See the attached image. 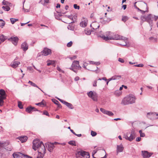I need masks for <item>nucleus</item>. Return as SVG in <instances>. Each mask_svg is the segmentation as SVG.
Returning a JSON list of instances; mask_svg holds the SVG:
<instances>
[{"instance_id": "nucleus-1", "label": "nucleus", "mask_w": 158, "mask_h": 158, "mask_svg": "<svg viewBox=\"0 0 158 158\" xmlns=\"http://www.w3.org/2000/svg\"><path fill=\"white\" fill-rule=\"evenodd\" d=\"M32 148L35 151L38 149V154L37 158H43L46 149L42 142H40L37 139H34L33 142Z\"/></svg>"}, {"instance_id": "nucleus-2", "label": "nucleus", "mask_w": 158, "mask_h": 158, "mask_svg": "<svg viewBox=\"0 0 158 158\" xmlns=\"http://www.w3.org/2000/svg\"><path fill=\"white\" fill-rule=\"evenodd\" d=\"M136 99L135 96L133 94H130L122 100L121 104L125 105L131 104L135 102Z\"/></svg>"}, {"instance_id": "nucleus-3", "label": "nucleus", "mask_w": 158, "mask_h": 158, "mask_svg": "<svg viewBox=\"0 0 158 158\" xmlns=\"http://www.w3.org/2000/svg\"><path fill=\"white\" fill-rule=\"evenodd\" d=\"M154 19V15L150 14L148 16H143L141 17V19L143 22L146 21L148 23L151 27L153 25L152 21Z\"/></svg>"}, {"instance_id": "nucleus-4", "label": "nucleus", "mask_w": 158, "mask_h": 158, "mask_svg": "<svg viewBox=\"0 0 158 158\" xmlns=\"http://www.w3.org/2000/svg\"><path fill=\"white\" fill-rule=\"evenodd\" d=\"M110 39L111 40H123L124 41V43L121 44V45L126 46L127 45V44L128 43L127 39L125 37H123L118 34L115 35L113 36H112V37L110 38Z\"/></svg>"}, {"instance_id": "nucleus-5", "label": "nucleus", "mask_w": 158, "mask_h": 158, "mask_svg": "<svg viewBox=\"0 0 158 158\" xmlns=\"http://www.w3.org/2000/svg\"><path fill=\"white\" fill-rule=\"evenodd\" d=\"M135 133L134 131L131 132V134L130 132H127L124 135V138L130 141H131L135 138Z\"/></svg>"}, {"instance_id": "nucleus-6", "label": "nucleus", "mask_w": 158, "mask_h": 158, "mask_svg": "<svg viewBox=\"0 0 158 158\" xmlns=\"http://www.w3.org/2000/svg\"><path fill=\"white\" fill-rule=\"evenodd\" d=\"M87 94L88 96L91 98L94 101H97V95L96 92L94 91L93 92L92 91H89L87 93Z\"/></svg>"}, {"instance_id": "nucleus-7", "label": "nucleus", "mask_w": 158, "mask_h": 158, "mask_svg": "<svg viewBox=\"0 0 158 158\" xmlns=\"http://www.w3.org/2000/svg\"><path fill=\"white\" fill-rule=\"evenodd\" d=\"M105 36L104 35L102 34L99 36L105 41H107L109 40H111L110 39V38L112 37V35H111V32L110 31H108L106 33Z\"/></svg>"}, {"instance_id": "nucleus-8", "label": "nucleus", "mask_w": 158, "mask_h": 158, "mask_svg": "<svg viewBox=\"0 0 158 158\" xmlns=\"http://www.w3.org/2000/svg\"><path fill=\"white\" fill-rule=\"evenodd\" d=\"M77 153L78 155L82 156V158H89L90 155L88 152H86L84 151H80L78 152Z\"/></svg>"}, {"instance_id": "nucleus-9", "label": "nucleus", "mask_w": 158, "mask_h": 158, "mask_svg": "<svg viewBox=\"0 0 158 158\" xmlns=\"http://www.w3.org/2000/svg\"><path fill=\"white\" fill-rule=\"evenodd\" d=\"M81 68L79 64V61H74L72 63L71 66V68H70L75 72H76V70H74V69H77V68Z\"/></svg>"}, {"instance_id": "nucleus-10", "label": "nucleus", "mask_w": 158, "mask_h": 158, "mask_svg": "<svg viewBox=\"0 0 158 158\" xmlns=\"http://www.w3.org/2000/svg\"><path fill=\"white\" fill-rule=\"evenodd\" d=\"M46 147H48V150L50 152H52L55 148L53 143L48 142L45 143Z\"/></svg>"}, {"instance_id": "nucleus-11", "label": "nucleus", "mask_w": 158, "mask_h": 158, "mask_svg": "<svg viewBox=\"0 0 158 158\" xmlns=\"http://www.w3.org/2000/svg\"><path fill=\"white\" fill-rule=\"evenodd\" d=\"M41 52L43 55L47 56L51 53V50L46 48H44Z\"/></svg>"}, {"instance_id": "nucleus-12", "label": "nucleus", "mask_w": 158, "mask_h": 158, "mask_svg": "<svg viewBox=\"0 0 158 158\" xmlns=\"http://www.w3.org/2000/svg\"><path fill=\"white\" fill-rule=\"evenodd\" d=\"M156 112H148L147 114V116L149 118L152 119L153 118L158 119V117L156 118Z\"/></svg>"}, {"instance_id": "nucleus-13", "label": "nucleus", "mask_w": 158, "mask_h": 158, "mask_svg": "<svg viewBox=\"0 0 158 158\" xmlns=\"http://www.w3.org/2000/svg\"><path fill=\"white\" fill-rule=\"evenodd\" d=\"M88 23V20L87 19L83 18L81 20V21L80 24V26L82 27H85L86 26Z\"/></svg>"}, {"instance_id": "nucleus-14", "label": "nucleus", "mask_w": 158, "mask_h": 158, "mask_svg": "<svg viewBox=\"0 0 158 158\" xmlns=\"http://www.w3.org/2000/svg\"><path fill=\"white\" fill-rule=\"evenodd\" d=\"M18 38L17 37H11L10 38L8 39V40L11 41L12 43L15 45H16L18 41Z\"/></svg>"}, {"instance_id": "nucleus-15", "label": "nucleus", "mask_w": 158, "mask_h": 158, "mask_svg": "<svg viewBox=\"0 0 158 158\" xmlns=\"http://www.w3.org/2000/svg\"><path fill=\"white\" fill-rule=\"evenodd\" d=\"M90 26L92 27V29L94 30H96L99 28L100 26L99 23L96 22H93L90 25Z\"/></svg>"}, {"instance_id": "nucleus-16", "label": "nucleus", "mask_w": 158, "mask_h": 158, "mask_svg": "<svg viewBox=\"0 0 158 158\" xmlns=\"http://www.w3.org/2000/svg\"><path fill=\"white\" fill-rule=\"evenodd\" d=\"M13 156L14 158H18L22 157L23 156H25V155L22 154L20 152H15L13 154Z\"/></svg>"}, {"instance_id": "nucleus-17", "label": "nucleus", "mask_w": 158, "mask_h": 158, "mask_svg": "<svg viewBox=\"0 0 158 158\" xmlns=\"http://www.w3.org/2000/svg\"><path fill=\"white\" fill-rule=\"evenodd\" d=\"M20 63L19 62L16 60H14L10 64L11 66L14 68H15L17 67Z\"/></svg>"}, {"instance_id": "nucleus-18", "label": "nucleus", "mask_w": 158, "mask_h": 158, "mask_svg": "<svg viewBox=\"0 0 158 158\" xmlns=\"http://www.w3.org/2000/svg\"><path fill=\"white\" fill-rule=\"evenodd\" d=\"M21 48L25 52L28 49V45L27 43L24 42L22 44Z\"/></svg>"}, {"instance_id": "nucleus-19", "label": "nucleus", "mask_w": 158, "mask_h": 158, "mask_svg": "<svg viewBox=\"0 0 158 158\" xmlns=\"http://www.w3.org/2000/svg\"><path fill=\"white\" fill-rule=\"evenodd\" d=\"M142 155L144 158H148L151 156V154L147 151H142Z\"/></svg>"}, {"instance_id": "nucleus-20", "label": "nucleus", "mask_w": 158, "mask_h": 158, "mask_svg": "<svg viewBox=\"0 0 158 158\" xmlns=\"http://www.w3.org/2000/svg\"><path fill=\"white\" fill-rule=\"evenodd\" d=\"M124 148L123 147L122 144L119 145H117V153L118 154L119 152H121L123 151Z\"/></svg>"}, {"instance_id": "nucleus-21", "label": "nucleus", "mask_w": 158, "mask_h": 158, "mask_svg": "<svg viewBox=\"0 0 158 158\" xmlns=\"http://www.w3.org/2000/svg\"><path fill=\"white\" fill-rule=\"evenodd\" d=\"M18 139H19L22 143H24L27 140V138L26 136H21L18 137Z\"/></svg>"}, {"instance_id": "nucleus-22", "label": "nucleus", "mask_w": 158, "mask_h": 158, "mask_svg": "<svg viewBox=\"0 0 158 158\" xmlns=\"http://www.w3.org/2000/svg\"><path fill=\"white\" fill-rule=\"evenodd\" d=\"M7 39V37L3 35H2L0 36V44L2 43L4 41Z\"/></svg>"}, {"instance_id": "nucleus-23", "label": "nucleus", "mask_w": 158, "mask_h": 158, "mask_svg": "<svg viewBox=\"0 0 158 158\" xmlns=\"http://www.w3.org/2000/svg\"><path fill=\"white\" fill-rule=\"evenodd\" d=\"M6 98V96H0V106L3 105L4 102L3 100Z\"/></svg>"}, {"instance_id": "nucleus-24", "label": "nucleus", "mask_w": 158, "mask_h": 158, "mask_svg": "<svg viewBox=\"0 0 158 158\" xmlns=\"http://www.w3.org/2000/svg\"><path fill=\"white\" fill-rule=\"evenodd\" d=\"M33 107L31 106L28 107L26 108V110L27 112L29 113H31L33 111Z\"/></svg>"}, {"instance_id": "nucleus-25", "label": "nucleus", "mask_w": 158, "mask_h": 158, "mask_svg": "<svg viewBox=\"0 0 158 158\" xmlns=\"http://www.w3.org/2000/svg\"><path fill=\"white\" fill-rule=\"evenodd\" d=\"M28 83H29L31 85L38 88L42 92H44L42 90H41V89L39 88L37 85H36L32 81H29L28 82Z\"/></svg>"}, {"instance_id": "nucleus-26", "label": "nucleus", "mask_w": 158, "mask_h": 158, "mask_svg": "<svg viewBox=\"0 0 158 158\" xmlns=\"http://www.w3.org/2000/svg\"><path fill=\"white\" fill-rule=\"evenodd\" d=\"M2 4L3 5L9 6H11L12 4L11 3L7 1H6L5 0H4L2 2Z\"/></svg>"}, {"instance_id": "nucleus-27", "label": "nucleus", "mask_w": 158, "mask_h": 158, "mask_svg": "<svg viewBox=\"0 0 158 158\" xmlns=\"http://www.w3.org/2000/svg\"><path fill=\"white\" fill-rule=\"evenodd\" d=\"M66 106H67L69 108L73 109L74 107H73V105L72 104L70 103H68L67 102L66 104H65Z\"/></svg>"}, {"instance_id": "nucleus-28", "label": "nucleus", "mask_w": 158, "mask_h": 158, "mask_svg": "<svg viewBox=\"0 0 158 158\" xmlns=\"http://www.w3.org/2000/svg\"><path fill=\"white\" fill-rule=\"evenodd\" d=\"M47 65L48 66H49L52 64H55V61L54 60H49L47 61Z\"/></svg>"}, {"instance_id": "nucleus-29", "label": "nucleus", "mask_w": 158, "mask_h": 158, "mask_svg": "<svg viewBox=\"0 0 158 158\" xmlns=\"http://www.w3.org/2000/svg\"><path fill=\"white\" fill-rule=\"evenodd\" d=\"M5 22L2 19H0V27L2 28L4 26Z\"/></svg>"}, {"instance_id": "nucleus-30", "label": "nucleus", "mask_w": 158, "mask_h": 158, "mask_svg": "<svg viewBox=\"0 0 158 158\" xmlns=\"http://www.w3.org/2000/svg\"><path fill=\"white\" fill-rule=\"evenodd\" d=\"M52 101L55 104L57 105L59 107H61V105L60 104L59 102L57 100L55 99H53L52 100Z\"/></svg>"}, {"instance_id": "nucleus-31", "label": "nucleus", "mask_w": 158, "mask_h": 158, "mask_svg": "<svg viewBox=\"0 0 158 158\" xmlns=\"http://www.w3.org/2000/svg\"><path fill=\"white\" fill-rule=\"evenodd\" d=\"M68 29L69 30L73 31L74 30V27L73 26L72 24H69L67 27Z\"/></svg>"}, {"instance_id": "nucleus-32", "label": "nucleus", "mask_w": 158, "mask_h": 158, "mask_svg": "<svg viewBox=\"0 0 158 158\" xmlns=\"http://www.w3.org/2000/svg\"><path fill=\"white\" fill-rule=\"evenodd\" d=\"M9 6H3L2 8L4 10L8 11L10 9Z\"/></svg>"}, {"instance_id": "nucleus-33", "label": "nucleus", "mask_w": 158, "mask_h": 158, "mask_svg": "<svg viewBox=\"0 0 158 158\" xmlns=\"http://www.w3.org/2000/svg\"><path fill=\"white\" fill-rule=\"evenodd\" d=\"M0 96H6L5 90L3 89H0Z\"/></svg>"}, {"instance_id": "nucleus-34", "label": "nucleus", "mask_w": 158, "mask_h": 158, "mask_svg": "<svg viewBox=\"0 0 158 158\" xmlns=\"http://www.w3.org/2000/svg\"><path fill=\"white\" fill-rule=\"evenodd\" d=\"M19 20L18 19H15L13 18L10 19V21L11 23L12 24H14L17 21Z\"/></svg>"}, {"instance_id": "nucleus-35", "label": "nucleus", "mask_w": 158, "mask_h": 158, "mask_svg": "<svg viewBox=\"0 0 158 158\" xmlns=\"http://www.w3.org/2000/svg\"><path fill=\"white\" fill-rule=\"evenodd\" d=\"M68 143L69 144L71 145L72 146H75L76 145V142H75V141H74V140L70 141L68 142Z\"/></svg>"}, {"instance_id": "nucleus-36", "label": "nucleus", "mask_w": 158, "mask_h": 158, "mask_svg": "<svg viewBox=\"0 0 158 158\" xmlns=\"http://www.w3.org/2000/svg\"><path fill=\"white\" fill-rule=\"evenodd\" d=\"M113 77L114 78V80L119 79L121 77V76L119 75H115Z\"/></svg>"}, {"instance_id": "nucleus-37", "label": "nucleus", "mask_w": 158, "mask_h": 158, "mask_svg": "<svg viewBox=\"0 0 158 158\" xmlns=\"http://www.w3.org/2000/svg\"><path fill=\"white\" fill-rule=\"evenodd\" d=\"M106 114L110 116H111L114 115V114L110 111L107 110Z\"/></svg>"}, {"instance_id": "nucleus-38", "label": "nucleus", "mask_w": 158, "mask_h": 158, "mask_svg": "<svg viewBox=\"0 0 158 158\" xmlns=\"http://www.w3.org/2000/svg\"><path fill=\"white\" fill-rule=\"evenodd\" d=\"M128 19V18L127 16H123L122 19V20L123 22H125Z\"/></svg>"}, {"instance_id": "nucleus-39", "label": "nucleus", "mask_w": 158, "mask_h": 158, "mask_svg": "<svg viewBox=\"0 0 158 158\" xmlns=\"http://www.w3.org/2000/svg\"><path fill=\"white\" fill-rule=\"evenodd\" d=\"M150 40L152 41L153 42H155L157 41V39L156 38L153 37H150L149 38Z\"/></svg>"}, {"instance_id": "nucleus-40", "label": "nucleus", "mask_w": 158, "mask_h": 158, "mask_svg": "<svg viewBox=\"0 0 158 158\" xmlns=\"http://www.w3.org/2000/svg\"><path fill=\"white\" fill-rule=\"evenodd\" d=\"M100 110L101 112H102V113L105 114H106L107 111V110H106L105 109L102 108H101L100 109Z\"/></svg>"}, {"instance_id": "nucleus-41", "label": "nucleus", "mask_w": 158, "mask_h": 158, "mask_svg": "<svg viewBox=\"0 0 158 158\" xmlns=\"http://www.w3.org/2000/svg\"><path fill=\"white\" fill-rule=\"evenodd\" d=\"M18 106L21 109H22L23 108V106H22V103L21 102H18Z\"/></svg>"}, {"instance_id": "nucleus-42", "label": "nucleus", "mask_w": 158, "mask_h": 158, "mask_svg": "<svg viewBox=\"0 0 158 158\" xmlns=\"http://www.w3.org/2000/svg\"><path fill=\"white\" fill-rule=\"evenodd\" d=\"M91 134L92 136H94L97 135V133L96 132L92 131L91 132Z\"/></svg>"}, {"instance_id": "nucleus-43", "label": "nucleus", "mask_w": 158, "mask_h": 158, "mask_svg": "<svg viewBox=\"0 0 158 158\" xmlns=\"http://www.w3.org/2000/svg\"><path fill=\"white\" fill-rule=\"evenodd\" d=\"M85 32L87 35H90L91 33L90 31L89 30H85Z\"/></svg>"}, {"instance_id": "nucleus-44", "label": "nucleus", "mask_w": 158, "mask_h": 158, "mask_svg": "<svg viewBox=\"0 0 158 158\" xmlns=\"http://www.w3.org/2000/svg\"><path fill=\"white\" fill-rule=\"evenodd\" d=\"M73 42L72 41L69 42L67 44V46L68 47H71L72 45Z\"/></svg>"}, {"instance_id": "nucleus-45", "label": "nucleus", "mask_w": 158, "mask_h": 158, "mask_svg": "<svg viewBox=\"0 0 158 158\" xmlns=\"http://www.w3.org/2000/svg\"><path fill=\"white\" fill-rule=\"evenodd\" d=\"M74 8L75 9H77L79 10L80 9V6H77V4H75L73 5Z\"/></svg>"}, {"instance_id": "nucleus-46", "label": "nucleus", "mask_w": 158, "mask_h": 158, "mask_svg": "<svg viewBox=\"0 0 158 158\" xmlns=\"http://www.w3.org/2000/svg\"><path fill=\"white\" fill-rule=\"evenodd\" d=\"M58 100H59L62 103H63L64 104H65L66 103V102L64 101L63 100H62L61 99H60L59 98H57Z\"/></svg>"}, {"instance_id": "nucleus-47", "label": "nucleus", "mask_w": 158, "mask_h": 158, "mask_svg": "<svg viewBox=\"0 0 158 158\" xmlns=\"http://www.w3.org/2000/svg\"><path fill=\"white\" fill-rule=\"evenodd\" d=\"M65 17H67L68 18H69V19L72 20H73V17H72V16L71 15H65Z\"/></svg>"}, {"instance_id": "nucleus-48", "label": "nucleus", "mask_w": 158, "mask_h": 158, "mask_svg": "<svg viewBox=\"0 0 158 158\" xmlns=\"http://www.w3.org/2000/svg\"><path fill=\"white\" fill-rule=\"evenodd\" d=\"M25 2V1H24L23 2V9L24 10V12H29V10L28 9H25L24 8V3Z\"/></svg>"}, {"instance_id": "nucleus-49", "label": "nucleus", "mask_w": 158, "mask_h": 158, "mask_svg": "<svg viewBox=\"0 0 158 158\" xmlns=\"http://www.w3.org/2000/svg\"><path fill=\"white\" fill-rule=\"evenodd\" d=\"M56 69H57V70H58V71H59V72H62V73H64V71L62 70L60 68V67L59 66H57V67Z\"/></svg>"}, {"instance_id": "nucleus-50", "label": "nucleus", "mask_w": 158, "mask_h": 158, "mask_svg": "<svg viewBox=\"0 0 158 158\" xmlns=\"http://www.w3.org/2000/svg\"><path fill=\"white\" fill-rule=\"evenodd\" d=\"M44 100H43L41 102H40V103H36L35 104L37 106H39V105H44V102H43V101Z\"/></svg>"}, {"instance_id": "nucleus-51", "label": "nucleus", "mask_w": 158, "mask_h": 158, "mask_svg": "<svg viewBox=\"0 0 158 158\" xmlns=\"http://www.w3.org/2000/svg\"><path fill=\"white\" fill-rule=\"evenodd\" d=\"M118 61L120 62L123 63L124 62V60L123 59L121 58H119L118 59Z\"/></svg>"}, {"instance_id": "nucleus-52", "label": "nucleus", "mask_w": 158, "mask_h": 158, "mask_svg": "<svg viewBox=\"0 0 158 158\" xmlns=\"http://www.w3.org/2000/svg\"><path fill=\"white\" fill-rule=\"evenodd\" d=\"M135 66L138 67H143V64H139L137 65H134Z\"/></svg>"}, {"instance_id": "nucleus-53", "label": "nucleus", "mask_w": 158, "mask_h": 158, "mask_svg": "<svg viewBox=\"0 0 158 158\" xmlns=\"http://www.w3.org/2000/svg\"><path fill=\"white\" fill-rule=\"evenodd\" d=\"M43 114L47 116H49V115L48 112L47 111H44V112Z\"/></svg>"}, {"instance_id": "nucleus-54", "label": "nucleus", "mask_w": 158, "mask_h": 158, "mask_svg": "<svg viewBox=\"0 0 158 158\" xmlns=\"http://www.w3.org/2000/svg\"><path fill=\"white\" fill-rule=\"evenodd\" d=\"M97 80H95L93 84V86L94 87L97 86Z\"/></svg>"}, {"instance_id": "nucleus-55", "label": "nucleus", "mask_w": 158, "mask_h": 158, "mask_svg": "<svg viewBox=\"0 0 158 158\" xmlns=\"http://www.w3.org/2000/svg\"><path fill=\"white\" fill-rule=\"evenodd\" d=\"M141 138L140 137H138L136 138V141L137 142H139L141 140Z\"/></svg>"}, {"instance_id": "nucleus-56", "label": "nucleus", "mask_w": 158, "mask_h": 158, "mask_svg": "<svg viewBox=\"0 0 158 158\" xmlns=\"http://www.w3.org/2000/svg\"><path fill=\"white\" fill-rule=\"evenodd\" d=\"M114 78H113V77H112L108 79H107V81H109V82L111 80H114Z\"/></svg>"}, {"instance_id": "nucleus-57", "label": "nucleus", "mask_w": 158, "mask_h": 158, "mask_svg": "<svg viewBox=\"0 0 158 158\" xmlns=\"http://www.w3.org/2000/svg\"><path fill=\"white\" fill-rule=\"evenodd\" d=\"M88 63H85L83 65V67L85 69H86V66L87 65Z\"/></svg>"}, {"instance_id": "nucleus-58", "label": "nucleus", "mask_w": 158, "mask_h": 158, "mask_svg": "<svg viewBox=\"0 0 158 158\" xmlns=\"http://www.w3.org/2000/svg\"><path fill=\"white\" fill-rule=\"evenodd\" d=\"M145 134L144 133H142L141 134H140V136L141 137H144L145 136Z\"/></svg>"}, {"instance_id": "nucleus-59", "label": "nucleus", "mask_w": 158, "mask_h": 158, "mask_svg": "<svg viewBox=\"0 0 158 158\" xmlns=\"http://www.w3.org/2000/svg\"><path fill=\"white\" fill-rule=\"evenodd\" d=\"M89 64H95L94 63H95V62L92 61H88Z\"/></svg>"}, {"instance_id": "nucleus-60", "label": "nucleus", "mask_w": 158, "mask_h": 158, "mask_svg": "<svg viewBox=\"0 0 158 158\" xmlns=\"http://www.w3.org/2000/svg\"><path fill=\"white\" fill-rule=\"evenodd\" d=\"M154 20L155 21H156L158 19V16H155V15H154Z\"/></svg>"}, {"instance_id": "nucleus-61", "label": "nucleus", "mask_w": 158, "mask_h": 158, "mask_svg": "<svg viewBox=\"0 0 158 158\" xmlns=\"http://www.w3.org/2000/svg\"><path fill=\"white\" fill-rule=\"evenodd\" d=\"M79 79V77H78V76L76 77L75 78V79H74V80H75V81H77Z\"/></svg>"}, {"instance_id": "nucleus-62", "label": "nucleus", "mask_w": 158, "mask_h": 158, "mask_svg": "<svg viewBox=\"0 0 158 158\" xmlns=\"http://www.w3.org/2000/svg\"><path fill=\"white\" fill-rule=\"evenodd\" d=\"M102 80H104L105 81H107V79L105 77H103L102 78Z\"/></svg>"}, {"instance_id": "nucleus-63", "label": "nucleus", "mask_w": 158, "mask_h": 158, "mask_svg": "<svg viewBox=\"0 0 158 158\" xmlns=\"http://www.w3.org/2000/svg\"><path fill=\"white\" fill-rule=\"evenodd\" d=\"M123 10H125L127 8V5H124L123 6Z\"/></svg>"}, {"instance_id": "nucleus-64", "label": "nucleus", "mask_w": 158, "mask_h": 158, "mask_svg": "<svg viewBox=\"0 0 158 158\" xmlns=\"http://www.w3.org/2000/svg\"><path fill=\"white\" fill-rule=\"evenodd\" d=\"M94 63L96 65H99L100 64V63L99 62H95V63Z\"/></svg>"}]
</instances>
